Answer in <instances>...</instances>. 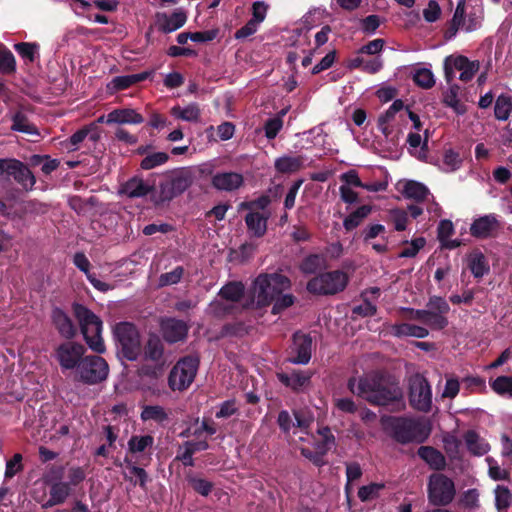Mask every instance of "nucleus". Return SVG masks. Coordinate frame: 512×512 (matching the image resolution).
Masks as SVG:
<instances>
[{"label":"nucleus","instance_id":"1","mask_svg":"<svg viewBox=\"0 0 512 512\" xmlns=\"http://www.w3.org/2000/svg\"><path fill=\"white\" fill-rule=\"evenodd\" d=\"M348 389L374 405H388L401 400V390L379 373H369L360 378H350Z\"/></svg>","mask_w":512,"mask_h":512},{"label":"nucleus","instance_id":"2","mask_svg":"<svg viewBox=\"0 0 512 512\" xmlns=\"http://www.w3.org/2000/svg\"><path fill=\"white\" fill-rule=\"evenodd\" d=\"M449 311L448 302L440 296H431L426 309L401 308V312L407 313V319L420 321L435 330H442L448 325L446 315Z\"/></svg>","mask_w":512,"mask_h":512},{"label":"nucleus","instance_id":"3","mask_svg":"<svg viewBox=\"0 0 512 512\" xmlns=\"http://www.w3.org/2000/svg\"><path fill=\"white\" fill-rule=\"evenodd\" d=\"M291 282L288 277L279 273L260 274L253 283L252 303L256 307L269 305L277 295L288 290Z\"/></svg>","mask_w":512,"mask_h":512},{"label":"nucleus","instance_id":"4","mask_svg":"<svg viewBox=\"0 0 512 512\" xmlns=\"http://www.w3.org/2000/svg\"><path fill=\"white\" fill-rule=\"evenodd\" d=\"M74 313L88 347L96 353H104L105 345L101 336L103 325L100 318L80 304L74 305Z\"/></svg>","mask_w":512,"mask_h":512},{"label":"nucleus","instance_id":"5","mask_svg":"<svg viewBox=\"0 0 512 512\" xmlns=\"http://www.w3.org/2000/svg\"><path fill=\"white\" fill-rule=\"evenodd\" d=\"M483 9L480 6L466 8V0H458L451 23L445 32L446 40L453 39L459 30L473 32L480 28Z\"/></svg>","mask_w":512,"mask_h":512},{"label":"nucleus","instance_id":"6","mask_svg":"<svg viewBox=\"0 0 512 512\" xmlns=\"http://www.w3.org/2000/svg\"><path fill=\"white\" fill-rule=\"evenodd\" d=\"M113 335L119 355L129 361L137 360L141 353V340L135 325L120 322L114 326Z\"/></svg>","mask_w":512,"mask_h":512},{"label":"nucleus","instance_id":"7","mask_svg":"<svg viewBox=\"0 0 512 512\" xmlns=\"http://www.w3.org/2000/svg\"><path fill=\"white\" fill-rule=\"evenodd\" d=\"M392 430L394 438L400 443H421L430 434V427L423 418H394Z\"/></svg>","mask_w":512,"mask_h":512},{"label":"nucleus","instance_id":"8","mask_svg":"<svg viewBox=\"0 0 512 512\" xmlns=\"http://www.w3.org/2000/svg\"><path fill=\"white\" fill-rule=\"evenodd\" d=\"M349 281L348 275L341 270L326 272L312 278L307 290L314 294L332 295L343 291Z\"/></svg>","mask_w":512,"mask_h":512},{"label":"nucleus","instance_id":"9","mask_svg":"<svg viewBox=\"0 0 512 512\" xmlns=\"http://www.w3.org/2000/svg\"><path fill=\"white\" fill-rule=\"evenodd\" d=\"M199 359L196 356H186L180 359L172 368L168 382L172 390L183 391L187 389L196 376Z\"/></svg>","mask_w":512,"mask_h":512},{"label":"nucleus","instance_id":"10","mask_svg":"<svg viewBox=\"0 0 512 512\" xmlns=\"http://www.w3.org/2000/svg\"><path fill=\"white\" fill-rule=\"evenodd\" d=\"M109 367L105 359L96 355L84 356L78 366L75 379L85 384H97L108 376Z\"/></svg>","mask_w":512,"mask_h":512},{"label":"nucleus","instance_id":"11","mask_svg":"<svg viewBox=\"0 0 512 512\" xmlns=\"http://www.w3.org/2000/svg\"><path fill=\"white\" fill-rule=\"evenodd\" d=\"M409 401L411 406L421 412H429L432 407V390L427 379L419 374L410 379Z\"/></svg>","mask_w":512,"mask_h":512},{"label":"nucleus","instance_id":"12","mask_svg":"<svg viewBox=\"0 0 512 512\" xmlns=\"http://www.w3.org/2000/svg\"><path fill=\"white\" fill-rule=\"evenodd\" d=\"M455 496L454 482L443 474H433L428 483L429 501L434 505H447Z\"/></svg>","mask_w":512,"mask_h":512},{"label":"nucleus","instance_id":"13","mask_svg":"<svg viewBox=\"0 0 512 512\" xmlns=\"http://www.w3.org/2000/svg\"><path fill=\"white\" fill-rule=\"evenodd\" d=\"M479 61H471L467 57L458 56H447L444 60V72L447 82H451L455 75V70L460 72L459 79L463 82H468L475 76L479 70Z\"/></svg>","mask_w":512,"mask_h":512},{"label":"nucleus","instance_id":"14","mask_svg":"<svg viewBox=\"0 0 512 512\" xmlns=\"http://www.w3.org/2000/svg\"><path fill=\"white\" fill-rule=\"evenodd\" d=\"M85 352L86 349L82 344L66 342L59 345L55 352V357L63 371L74 370L76 374Z\"/></svg>","mask_w":512,"mask_h":512},{"label":"nucleus","instance_id":"15","mask_svg":"<svg viewBox=\"0 0 512 512\" xmlns=\"http://www.w3.org/2000/svg\"><path fill=\"white\" fill-rule=\"evenodd\" d=\"M187 21L186 13L177 9L172 14L159 12L155 15V25L163 33L174 32L185 25Z\"/></svg>","mask_w":512,"mask_h":512},{"label":"nucleus","instance_id":"16","mask_svg":"<svg viewBox=\"0 0 512 512\" xmlns=\"http://www.w3.org/2000/svg\"><path fill=\"white\" fill-rule=\"evenodd\" d=\"M319 434L323 437V441L316 445L315 451L305 447H299L301 454L311 460L314 464L321 466L323 464V455L334 445V436L329 428L320 429Z\"/></svg>","mask_w":512,"mask_h":512},{"label":"nucleus","instance_id":"17","mask_svg":"<svg viewBox=\"0 0 512 512\" xmlns=\"http://www.w3.org/2000/svg\"><path fill=\"white\" fill-rule=\"evenodd\" d=\"M311 338L303 333H295L293 336L292 353L295 355L289 358L293 364H307L311 359Z\"/></svg>","mask_w":512,"mask_h":512},{"label":"nucleus","instance_id":"18","mask_svg":"<svg viewBox=\"0 0 512 512\" xmlns=\"http://www.w3.org/2000/svg\"><path fill=\"white\" fill-rule=\"evenodd\" d=\"M500 228V223L495 214H487L473 221L470 232L477 238H488L493 236Z\"/></svg>","mask_w":512,"mask_h":512},{"label":"nucleus","instance_id":"19","mask_svg":"<svg viewBox=\"0 0 512 512\" xmlns=\"http://www.w3.org/2000/svg\"><path fill=\"white\" fill-rule=\"evenodd\" d=\"M244 183L243 175L237 172H218L211 180L212 186L218 191L232 192Z\"/></svg>","mask_w":512,"mask_h":512},{"label":"nucleus","instance_id":"20","mask_svg":"<svg viewBox=\"0 0 512 512\" xmlns=\"http://www.w3.org/2000/svg\"><path fill=\"white\" fill-rule=\"evenodd\" d=\"M161 329L164 339L170 343L183 340L188 333V327L186 323L182 320L174 318L163 320Z\"/></svg>","mask_w":512,"mask_h":512},{"label":"nucleus","instance_id":"21","mask_svg":"<svg viewBox=\"0 0 512 512\" xmlns=\"http://www.w3.org/2000/svg\"><path fill=\"white\" fill-rule=\"evenodd\" d=\"M7 171L24 189L31 190L34 187L36 179L22 162L18 160L11 161L7 166Z\"/></svg>","mask_w":512,"mask_h":512},{"label":"nucleus","instance_id":"22","mask_svg":"<svg viewBox=\"0 0 512 512\" xmlns=\"http://www.w3.org/2000/svg\"><path fill=\"white\" fill-rule=\"evenodd\" d=\"M311 376L312 374L310 372L300 370L277 374V378L282 384L297 392L304 390L310 384Z\"/></svg>","mask_w":512,"mask_h":512},{"label":"nucleus","instance_id":"23","mask_svg":"<svg viewBox=\"0 0 512 512\" xmlns=\"http://www.w3.org/2000/svg\"><path fill=\"white\" fill-rule=\"evenodd\" d=\"M144 118L132 108L115 109L107 114V124H141Z\"/></svg>","mask_w":512,"mask_h":512},{"label":"nucleus","instance_id":"24","mask_svg":"<svg viewBox=\"0 0 512 512\" xmlns=\"http://www.w3.org/2000/svg\"><path fill=\"white\" fill-rule=\"evenodd\" d=\"M195 176L188 169H182L176 172L169 182V191L171 196H176L178 194L183 193L186 189H188L193 181Z\"/></svg>","mask_w":512,"mask_h":512},{"label":"nucleus","instance_id":"25","mask_svg":"<svg viewBox=\"0 0 512 512\" xmlns=\"http://www.w3.org/2000/svg\"><path fill=\"white\" fill-rule=\"evenodd\" d=\"M52 321L61 336L71 339L76 334V328L68 315L60 308H54L52 311Z\"/></svg>","mask_w":512,"mask_h":512},{"label":"nucleus","instance_id":"26","mask_svg":"<svg viewBox=\"0 0 512 512\" xmlns=\"http://www.w3.org/2000/svg\"><path fill=\"white\" fill-rule=\"evenodd\" d=\"M144 358L154 362L157 367L162 368L165 365L163 344L157 336L149 338L144 348Z\"/></svg>","mask_w":512,"mask_h":512},{"label":"nucleus","instance_id":"27","mask_svg":"<svg viewBox=\"0 0 512 512\" xmlns=\"http://www.w3.org/2000/svg\"><path fill=\"white\" fill-rule=\"evenodd\" d=\"M404 109V104L401 100H395L392 105L379 116L378 128L385 135L388 136L392 132V123L395 121L396 114Z\"/></svg>","mask_w":512,"mask_h":512},{"label":"nucleus","instance_id":"28","mask_svg":"<svg viewBox=\"0 0 512 512\" xmlns=\"http://www.w3.org/2000/svg\"><path fill=\"white\" fill-rule=\"evenodd\" d=\"M464 441L468 451L475 456L485 455L490 450L488 442L474 430L464 434Z\"/></svg>","mask_w":512,"mask_h":512},{"label":"nucleus","instance_id":"29","mask_svg":"<svg viewBox=\"0 0 512 512\" xmlns=\"http://www.w3.org/2000/svg\"><path fill=\"white\" fill-rule=\"evenodd\" d=\"M391 334L395 337H415L425 338L429 335V330L426 327L418 326L409 323H399L391 326Z\"/></svg>","mask_w":512,"mask_h":512},{"label":"nucleus","instance_id":"30","mask_svg":"<svg viewBox=\"0 0 512 512\" xmlns=\"http://www.w3.org/2000/svg\"><path fill=\"white\" fill-rule=\"evenodd\" d=\"M170 114L178 120L186 122H197L199 121L201 110L197 103H189L186 106H173L170 109Z\"/></svg>","mask_w":512,"mask_h":512},{"label":"nucleus","instance_id":"31","mask_svg":"<svg viewBox=\"0 0 512 512\" xmlns=\"http://www.w3.org/2000/svg\"><path fill=\"white\" fill-rule=\"evenodd\" d=\"M71 487L69 483L56 482L50 489V498L42 504L43 508H49L63 503L70 495Z\"/></svg>","mask_w":512,"mask_h":512},{"label":"nucleus","instance_id":"32","mask_svg":"<svg viewBox=\"0 0 512 512\" xmlns=\"http://www.w3.org/2000/svg\"><path fill=\"white\" fill-rule=\"evenodd\" d=\"M245 222L250 234L261 237L267 230V217L259 212H250L245 217Z\"/></svg>","mask_w":512,"mask_h":512},{"label":"nucleus","instance_id":"33","mask_svg":"<svg viewBox=\"0 0 512 512\" xmlns=\"http://www.w3.org/2000/svg\"><path fill=\"white\" fill-rule=\"evenodd\" d=\"M89 138L92 142H96L100 138L99 131L97 129V126L95 124H90L89 126H86L78 131H76L70 138H69V148L75 150L77 149L78 145L83 142L84 139Z\"/></svg>","mask_w":512,"mask_h":512},{"label":"nucleus","instance_id":"34","mask_svg":"<svg viewBox=\"0 0 512 512\" xmlns=\"http://www.w3.org/2000/svg\"><path fill=\"white\" fill-rule=\"evenodd\" d=\"M438 239L441 245L448 249L456 248L460 245L458 240H451L450 237L454 233V226L450 220H441L438 228Z\"/></svg>","mask_w":512,"mask_h":512},{"label":"nucleus","instance_id":"35","mask_svg":"<svg viewBox=\"0 0 512 512\" xmlns=\"http://www.w3.org/2000/svg\"><path fill=\"white\" fill-rule=\"evenodd\" d=\"M150 190L151 187L144 180L137 177L127 181L122 188V192L130 198L146 196Z\"/></svg>","mask_w":512,"mask_h":512},{"label":"nucleus","instance_id":"36","mask_svg":"<svg viewBox=\"0 0 512 512\" xmlns=\"http://www.w3.org/2000/svg\"><path fill=\"white\" fill-rule=\"evenodd\" d=\"M468 267L473 276L476 278H482L489 271V265L485 256L478 251L469 254Z\"/></svg>","mask_w":512,"mask_h":512},{"label":"nucleus","instance_id":"37","mask_svg":"<svg viewBox=\"0 0 512 512\" xmlns=\"http://www.w3.org/2000/svg\"><path fill=\"white\" fill-rule=\"evenodd\" d=\"M418 455L433 469H441L445 465L444 456L436 449L429 446H422L418 449Z\"/></svg>","mask_w":512,"mask_h":512},{"label":"nucleus","instance_id":"38","mask_svg":"<svg viewBox=\"0 0 512 512\" xmlns=\"http://www.w3.org/2000/svg\"><path fill=\"white\" fill-rule=\"evenodd\" d=\"M151 75L150 72H142L137 74L116 76L112 79L111 84L116 90H123L130 86L146 80Z\"/></svg>","mask_w":512,"mask_h":512},{"label":"nucleus","instance_id":"39","mask_svg":"<svg viewBox=\"0 0 512 512\" xmlns=\"http://www.w3.org/2000/svg\"><path fill=\"white\" fill-rule=\"evenodd\" d=\"M11 129L13 131L25 133L28 135L38 136L39 132L35 125L30 123L28 118L22 112H16L12 117V126Z\"/></svg>","mask_w":512,"mask_h":512},{"label":"nucleus","instance_id":"40","mask_svg":"<svg viewBox=\"0 0 512 512\" xmlns=\"http://www.w3.org/2000/svg\"><path fill=\"white\" fill-rule=\"evenodd\" d=\"M402 193L406 198L421 201L428 196L429 190L422 183L411 180L404 184Z\"/></svg>","mask_w":512,"mask_h":512},{"label":"nucleus","instance_id":"41","mask_svg":"<svg viewBox=\"0 0 512 512\" xmlns=\"http://www.w3.org/2000/svg\"><path fill=\"white\" fill-rule=\"evenodd\" d=\"M303 166L302 157L283 156L275 160V168L281 173H292Z\"/></svg>","mask_w":512,"mask_h":512},{"label":"nucleus","instance_id":"42","mask_svg":"<svg viewBox=\"0 0 512 512\" xmlns=\"http://www.w3.org/2000/svg\"><path fill=\"white\" fill-rule=\"evenodd\" d=\"M294 416L296 420V429L293 431V442L297 444L298 442L308 441L310 438L308 428L311 424V419L300 413H295Z\"/></svg>","mask_w":512,"mask_h":512},{"label":"nucleus","instance_id":"43","mask_svg":"<svg viewBox=\"0 0 512 512\" xmlns=\"http://www.w3.org/2000/svg\"><path fill=\"white\" fill-rule=\"evenodd\" d=\"M244 293V286L240 282H230L223 286L219 292V296L228 302H237Z\"/></svg>","mask_w":512,"mask_h":512},{"label":"nucleus","instance_id":"44","mask_svg":"<svg viewBox=\"0 0 512 512\" xmlns=\"http://www.w3.org/2000/svg\"><path fill=\"white\" fill-rule=\"evenodd\" d=\"M16 52L27 63H33L39 58V45L37 43L22 42L14 45Z\"/></svg>","mask_w":512,"mask_h":512},{"label":"nucleus","instance_id":"45","mask_svg":"<svg viewBox=\"0 0 512 512\" xmlns=\"http://www.w3.org/2000/svg\"><path fill=\"white\" fill-rule=\"evenodd\" d=\"M412 79L416 85L423 89H429L435 84L434 75L428 68H415L412 73Z\"/></svg>","mask_w":512,"mask_h":512},{"label":"nucleus","instance_id":"46","mask_svg":"<svg viewBox=\"0 0 512 512\" xmlns=\"http://www.w3.org/2000/svg\"><path fill=\"white\" fill-rule=\"evenodd\" d=\"M462 160L457 152L452 149L446 150L439 168L447 173L454 172L460 168Z\"/></svg>","mask_w":512,"mask_h":512},{"label":"nucleus","instance_id":"47","mask_svg":"<svg viewBox=\"0 0 512 512\" xmlns=\"http://www.w3.org/2000/svg\"><path fill=\"white\" fill-rule=\"evenodd\" d=\"M512 111V100L510 96L501 94L495 102L494 113L498 120L505 121Z\"/></svg>","mask_w":512,"mask_h":512},{"label":"nucleus","instance_id":"48","mask_svg":"<svg viewBox=\"0 0 512 512\" xmlns=\"http://www.w3.org/2000/svg\"><path fill=\"white\" fill-rule=\"evenodd\" d=\"M325 265V259L322 255L313 254L307 256L301 263L300 269L305 274H313Z\"/></svg>","mask_w":512,"mask_h":512},{"label":"nucleus","instance_id":"49","mask_svg":"<svg viewBox=\"0 0 512 512\" xmlns=\"http://www.w3.org/2000/svg\"><path fill=\"white\" fill-rule=\"evenodd\" d=\"M154 439L150 435L132 436L128 441V449L131 453H141L152 447Z\"/></svg>","mask_w":512,"mask_h":512},{"label":"nucleus","instance_id":"50","mask_svg":"<svg viewBox=\"0 0 512 512\" xmlns=\"http://www.w3.org/2000/svg\"><path fill=\"white\" fill-rule=\"evenodd\" d=\"M169 159V156L165 152H154L148 154L141 161V168L144 170L154 169L158 166L165 164Z\"/></svg>","mask_w":512,"mask_h":512},{"label":"nucleus","instance_id":"51","mask_svg":"<svg viewBox=\"0 0 512 512\" xmlns=\"http://www.w3.org/2000/svg\"><path fill=\"white\" fill-rule=\"evenodd\" d=\"M141 418L143 421L154 420L162 423L168 419V415L161 406H146L142 410Z\"/></svg>","mask_w":512,"mask_h":512},{"label":"nucleus","instance_id":"52","mask_svg":"<svg viewBox=\"0 0 512 512\" xmlns=\"http://www.w3.org/2000/svg\"><path fill=\"white\" fill-rule=\"evenodd\" d=\"M492 389L501 396L512 397V377L499 376L491 383Z\"/></svg>","mask_w":512,"mask_h":512},{"label":"nucleus","instance_id":"53","mask_svg":"<svg viewBox=\"0 0 512 512\" xmlns=\"http://www.w3.org/2000/svg\"><path fill=\"white\" fill-rule=\"evenodd\" d=\"M383 488L384 484L382 483H370L359 488L358 497L362 502L373 500L379 496Z\"/></svg>","mask_w":512,"mask_h":512},{"label":"nucleus","instance_id":"54","mask_svg":"<svg viewBox=\"0 0 512 512\" xmlns=\"http://www.w3.org/2000/svg\"><path fill=\"white\" fill-rule=\"evenodd\" d=\"M389 221L396 231H404L408 222V214L402 209H391L389 211Z\"/></svg>","mask_w":512,"mask_h":512},{"label":"nucleus","instance_id":"55","mask_svg":"<svg viewBox=\"0 0 512 512\" xmlns=\"http://www.w3.org/2000/svg\"><path fill=\"white\" fill-rule=\"evenodd\" d=\"M16 61L12 52L3 44L0 47V71L12 72L15 70Z\"/></svg>","mask_w":512,"mask_h":512},{"label":"nucleus","instance_id":"56","mask_svg":"<svg viewBox=\"0 0 512 512\" xmlns=\"http://www.w3.org/2000/svg\"><path fill=\"white\" fill-rule=\"evenodd\" d=\"M184 274V269L181 266H177L172 271L163 273L159 277L160 286L174 285L180 282Z\"/></svg>","mask_w":512,"mask_h":512},{"label":"nucleus","instance_id":"57","mask_svg":"<svg viewBox=\"0 0 512 512\" xmlns=\"http://www.w3.org/2000/svg\"><path fill=\"white\" fill-rule=\"evenodd\" d=\"M426 244V240L423 237H419L413 239L409 245L401 251L399 257L401 258H412L415 257L420 249H422Z\"/></svg>","mask_w":512,"mask_h":512},{"label":"nucleus","instance_id":"58","mask_svg":"<svg viewBox=\"0 0 512 512\" xmlns=\"http://www.w3.org/2000/svg\"><path fill=\"white\" fill-rule=\"evenodd\" d=\"M460 505L467 509H475L479 506V493L476 489L465 491L460 497Z\"/></svg>","mask_w":512,"mask_h":512},{"label":"nucleus","instance_id":"59","mask_svg":"<svg viewBox=\"0 0 512 512\" xmlns=\"http://www.w3.org/2000/svg\"><path fill=\"white\" fill-rule=\"evenodd\" d=\"M294 296L292 294H279L275 297V299L273 301L274 302V305H273V308H272V313L273 314H278L280 312H282L283 310H285L286 308L290 307L293 305L294 303Z\"/></svg>","mask_w":512,"mask_h":512},{"label":"nucleus","instance_id":"60","mask_svg":"<svg viewBox=\"0 0 512 512\" xmlns=\"http://www.w3.org/2000/svg\"><path fill=\"white\" fill-rule=\"evenodd\" d=\"M425 141L422 142V137L419 133H409L407 137V142L411 149L417 150L418 148H421V150L418 153L419 159H424L426 156V153L423 151V148L427 145V131H425Z\"/></svg>","mask_w":512,"mask_h":512},{"label":"nucleus","instance_id":"61","mask_svg":"<svg viewBox=\"0 0 512 512\" xmlns=\"http://www.w3.org/2000/svg\"><path fill=\"white\" fill-rule=\"evenodd\" d=\"M283 127V120L280 118H269L264 124V132L267 139H274Z\"/></svg>","mask_w":512,"mask_h":512},{"label":"nucleus","instance_id":"62","mask_svg":"<svg viewBox=\"0 0 512 512\" xmlns=\"http://www.w3.org/2000/svg\"><path fill=\"white\" fill-rule=\"evenodd\" d=\"M268 8V4L264 1L254 2L252 5V18L250 20L260 25L266 18Z\"/></svg>","mask_w":512,"mask_h":512},{"label":"nucleus","instance_id":"63","mask_svg":"<svg viewBox=\"0 0 512 512\" xmlns=\"http://www.w3.org/2000/svg\"><path fill=\"white\" fill-rule=\"evenodd\" d=\"M511 494L508 488L497 486L495 489V502L499 510L506 509L510 505Z\"/></svg>","mask_w":512,"mask_h":512},{"label":"nucleus","instance_id":"64","mask_svg":"<svg viewBox=\"0 0 512 512\" xmlns=\"http://www.w3.org/2000/svg\"><path fill=\"white\" fill-rule=\"evenodd\" d=\"M340 180L343 182L342 185H348V187L363 188L364 182L360 178L358 172L354 169L342 173L340 175Z\"/></svg>","mask_w":512,"mask_h":512}]
</instances>
